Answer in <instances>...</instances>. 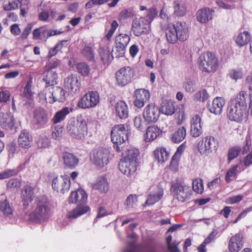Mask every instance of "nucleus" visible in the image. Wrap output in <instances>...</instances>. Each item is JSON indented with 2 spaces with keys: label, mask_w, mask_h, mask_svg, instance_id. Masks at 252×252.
Instances as JSON below:
<instances>
[{
  "label": "nucleus",
  "mask_w": 252,
  "mask_h": 252,
  "mask_svg": "<svg viewBox=\"0 0 252 252\" xmlns=\"http://www.w3.org/2000/svg\"><path fill=\"white\" fill-rule=\"evenodd\" d=\"M247 93L241 91L230 102L227 108V116L232 121L241 122L246 119L249 110L246 101Z\"/></svg>",
  "instance_id": "1"
},
{
  "label": "nucleus",
  "mask_w": 252,
  "mask_h": 252,
  "mask_svg": "<svg viewBox=\"0 0 252 252\" xmlns=\"http://www.w3.org/2000/svg\"><path fill=\"white\" fill-rule=\"evenodd\" d=\"M161 28L165 31L166 38L168 43L174 44L178 40L184 41L189 36V31L187 24L184 22H177L170 23L165 27L161 24Z\"/></svg>",
  "instance_id": "2"
},
{
  "label": "nucleus",
  "mask_w": 252,
  "mask_h": 252,
  "mask_svg": "<svg viewBox=\"0 0 252 252\" xmlns=\"http://www.w3.org/2000/svg\"><path fill=\"white\" fill-rule=\"evenodd\" d=\"M88 195L86 192L82 189H79L76 191H72L69 197V202L76 203L80 205L75 209L69 212L67 216L69 219H75L82 215L86 214L89 210V207L86 205H82L86 202Z\"/></svg>",
  "instance_id": "3"
},
{
  "label": "nucleus",
  "mask_w": 252,
  "mask_h": 252,
  "mask_svg": "<svg viewBox=\"0 0 252 252\" xmlns=\"http://www.w3.org/2000/svg\"><path fill=\"white\" fill-rule=\"evenodd\" d=\"M50 207L46 197L38 198L34 211L30 213L29 220L35 223H41L47 220L50 216Z\"/></svg>",
  "instance_id": "4"
},
{
  "label": "nucleus",
  "mask_w": 252,
  "mask_h": 252,
  "mask_svg": "<svg viewBox=\"0 0 252 252\" xmlns=\"http://www.w3.org/2000/svg\"><path fill=\"white\" fill-rule=\"evenodd\" d=\"M197 63L198 67L202 72L214 73L219 67V60L216 55L210 52L200 55Z\"/></svg>",
  "instance_id": "5"
},
{
  "label": "nucleus",
  "mask_w": 252,
  "mask_h": 252,
  "mask_svg": "<svg viewBox=\"0 0 252 252\" xmlns=\"http://www.w3.org/2000/svg\"><path fill=\"white\" fill-rule=\"evenodd\" d=\"M129 132L124 124L114 126L111 130V137L114 143V148L117 152H120V145L128 140Z\"/></svg>",
  "instance_id": "6"
},
{
  "label": "nucleus",
  "mask_w": 252,
  "mask_h": 252,
  "mask_svg": "<svg viewBox=\"0 0 252 252\" xmlns=\"http://www.w3.org/2000/svg\"><path fill=\"white\" fill-rule=\"evenodd\" d=\"M219 147V143L216 138L211 135L206 136L200 140L197 145L198 152L203 156H208Z\"/></svg>",
  "instance_id": "7"
},
{
  "label": "nucleus",
  "mask_w": 252,
  "mask_h": 252,
  "mask_svg": "<svg viewBox=\"0 0 252 252\" xmlns=\"http://www.w3.org/2000/svg\"><path fill=\"white\" fill-rule=\"evenodd\" d=\"M67 129L72 137L76 139H82L87 133L86 122L82 119L70 121Z\"/></svg>",
  "instance_id": "8"
},
{
  "label": "nucleus",
  "mask_w": 252,
  "mask_h": 252,
  "mask_svg": "<svg viewBox=\"0 0 252 252\" xmlns=\"http://www.w3.org/2000/svg\"><path fill=\"white\" fill-rule=\"evenodd\" d=\"M171 191L178 201L184 202L189 200L191 194L190 187L182 181H176L172 184Z\"/></svg>",
  "instance_id": "9"
},
{
  "label": "nucleus",
  "mask_w": 252,
  "mask_h": 252,
  "mask_svg": "<svg viewBox=\"0 0 252 252\" xmlns=\"http://www.w3.org/2000/svg\"><path fill=\"white\" fill-rule=\"evenodd\" d=\"M44 94L46 101L50 104L56 101L63 102L66 98L65 91L60 87H46Z\"/></svg>",
  "instance_id": "10"
},
{
  "label": "nucleus",
  "mask_w": 252,
  "mask_h": 252,
  "mask_svg": "<svg viewBox=\"0 0 252 252\" xmlns=\"http://www.w3.org/2000/svg\"><path fill=\"white\" fill-rule=\"evenodd\" d=\"M91 159L97 167L102 168L108 164L110 159V151L106 148H99L94 150Z\"/></svg>",
  "instance_id": "11"
},
{
  "label": "nucleus",
  "mask_w": 252,
  "mask_h": 252,
  "mask_svg": "<svg viewBox=\"0 0 252 252\" xmlns=\"http://www.w3.org/2000/svg\"><path fill=\"white\" fill-rule=\"evenodd\" d=\"M131 29L136 36L148 34L151 30L150 21L145 17L135 18L132 22Z\"/></svg>",
  "instance_id": "12"
},
{
  "label": "nucleus",
  "mask_w": 252,
  "mask_h": 252,
  "mask_svg": "<svg viewBox=\"0 0 252 252\" xmlns=\"http://www.w3.org/2000/svg\"><path fill=\"white\" fill-rule=\"evenodd\" d=\"M99 102V95L96 91H90L83 96L78 102V106L83 109L94 107Z\"/></svg>",
  "instance_id": "13"
},
{
  "label": "nucleus",
  "mask_w": 252,
  "mask_h": 252,
  "mask_svg": "<svg viewBox=\"0 0 252 252\" xmlns=\"http://www.w3.org/2000/svg\"><path fill=\"white\" fill-rule=\"evenodd\" d=\"M134 71L129 66L123 67L115 74L116 83L119 86H124L129 83L134 77Z\"/></svg>",
  "instance_id": "14"
},
{
  "label": "nucleus",
  "mask_w": 252,
  "mask_h": 252,
  "mask_svg": "<svg viewBox=\"0 0 252 252\" xmlns=\"http://www.w3.org/2000/svg\"><path fill=\"white\" fill-rule=\"evenodd\" d=\"M53 189L62 193H64L69 190L70 187V180L66 175L61 177H54L52 182Z\"/></svg>",
  "instance_id": "15"
},
{
  "label": "nucleus",
  "mask_w": 252,
  "mask_h": 252,
  "mask_svg": "<svg viewBox=\"0 0 252 252\" xmlns=\"http://www.w3.org/2000/svg\"><path fill=\"white\" fill-rule=\"evenodd\" d=\"M159 116V108L154 103L146 105L143 111L144 119L148 123H156L158 120Z\"/></svg>",
  "instance_id": "16"
},
{
  "label": "nucleus",
  "mask_w": 252,
  "mask_h": 252,
  "mask_svg": "<svg viewBox=\"0 0 252 252\" xmlns=\"http://www.w3.org/2000/svg\"><path fill=\"white\" fill-rule=\"evenodd\" d=\"M49 117L45 110L42 108L35 109L33 112V121L37 126L41 128L47 126Z\"/></svg>",
  "instance_id": "17"
},
{
  "label": "nucleus",
  "mask_w": 252,
  "mask_h": 252,
  "mask_svg": "<svg viewBox=\"0 0 252 252\" xmlns=\"http://www.w3.org/2000/svg\"><path fill=\"white\" fill-rule=\"evenodd\" d=\"M63 86L69 93L76 94L80 90V83L76 76L71 75L64 79Z\"/></svg>",
  "instance_id": "18"
},
{
  "label": "nucleus",
  "mask_w": 252,
  "mask_h": 252,
  "mask_svg": "<svg viewBox=\"0 0 252 252\" xmlns=\"http://www.w3.org/2000/svg\"><path fill=\"white\" fill-rule=\"evenodd\" d=\"M134 105L136 107L141 108L150 99V94L149 91L147 90L139 89L134 92Z\"/></svg>",
  "instance_id": "19"
},
{
  "label": "nucleus",
  "mask_w": 252,
  "mask_h": 252,
  "mask_svg": "<svg viewBox=\"0 0 252 252\" xmlns=\"http://www.w3.org/2000/svg\"><path fill=\"white\" fill-rule=\"evenodd\" d=\"M119 168L123 174L128 177H130L135 173L137 168V164L134 163L133 161L121 159L119 164Z\"/></svg>",
  "instance_id": "20"
},
{
  "label": "nucleus",
  "mask_w": 252,
  "mask_h": 252,
  "mask_svg": "<svg viewBox=\"0 0 252 252\" xmlns=\"http://www.w3.org/2000/svg\"><path fill=\"white\" fill-rule=\"evenodd\" d=\"M128 241L127 242V245L123 252H137V247L135 242L137 240V235L135 233H132L127 236ZM147 252H160L159 249L156 247H152L148 249Z\"/></svg>",
  "instance_id": "21"
},
{
  "label": "nucleus",
  "mask_w": 252,
  "mask_h": 252,
  "mask_svg": "<svg viewBox=\"0 0 252 252\" xmlns=\"http://www.w3.org/2000/svg\"><path fill=\"white\" fill-rule=\"evenodd\" d=\"M214 12V9L211 8L204 7L201 8L196 12V20L201 24L207 23L212 19Z\"/></svg>",
  "instance_id": "22"
},
{
  "label": "nucleus",
  "mask_w": 252,
  "mask_h": 252,
  "mask_svg": "<svg viewBox=\"0 0 252 252\" xmlns=\"http://www.w3.org/2000/svg\"><path fill=\"white\" fill-rule=\"evenodd\" d=\"M202 133V120L200 117L196 115L190 121V135L194 138L200 136Z\"/></svg>",
  "instance_id": "23"
},
{
  "label": "nucleus",
  "mask_w": 252,
  "mask_h": 252,
  "mask_svg": "<svg viewBox=\"0 0 252 252\" xmlns=\"http://www.w3.org/2000/svg\"><path fill=\"white\" fill-rule=\"evenodd\" d=\"M243 246V235L237 233L232 236L229 241L228 249L230 252H238Z\"/></svg>",
  "instance_id": "24"
},
{
  "label": "nucleus",
  "mask_w": 252,
  "mask_h": 252,
  "mask_svg": "<svg viewBox=\"0 0 252 252\" xmlns=\"http://www.w3.org/2000/svg\"><path fill=\"white\" fill-rule=\"evenodd\" d=\"M225 104V100L222 97H216L213 99L211 104L209 105L208 109L211 113L215 115H220Z\"/></svg>",
  "instance_id": "25"
},
{
  "label": "nucleus",
  "mask_w": 252,
  "mask_h": 252,
  "mask_svg": "<svg viewBox=\"0 0 252 252\" xmlns=\"http://www.w3.org/2000/svg\"><path fill=\"white\" fill-rule=\"evenodd\" d=\"M62 159L64 166L70 169L76 168L79 163V158L74 154L69 152H63Z\"/></svg>",
  "instance_id": "26"
},
{
  "label": "nucleus",
  "mask_w": 252,
  "mask_h": 252,
  "mask_svg": "<svg viewBox=\"0 0 252 252\" xmlns=\"http://www.w3.org/2000/svg\"><path fill=\"white\" fill-rule=\"evenodd\" d=\"M18 142L21 147L24 149H28L32 145V136L29 131L26 130H23L19 136Z\"/></svg>",
  "instance_id": "27"
},
{
  "label": "nucleus",
  "mask_w": 252,
  "mask_h": 252,
  "mask_svg": "<svg viewBox=\"0 0 252 252\" xmlns=\"http://www.w3.org/2000/svg\"><path fill=\"white\" fill-rule=\"evenodd\" d=\"M93 189L101 193L107 192L109 190V183L106 178L103 176L98 177L93 184Z\"/></svg>",
  "instance_id": "28"
},
{
  "label": "nucleus",
  "mask_w": 252,
  "mask_h": 252,
  "mask_svg": "<svg viewBox=\"0 0 252 252\" xmlns=\"http://www.w3.org/2000/svg\"><path fill=\"white\" fill-rule=\"evenodd\" d=\"M0 125L5 129H11L15 125L14 118L10 113H0Z\"/></svg>",
  "instance_id": "29"
},
{
  "label": "nucleus",
  "mask_w": 252,
  "mask_h": 252,
  "mask_svg": "<svg viewBox=\"0 0 252 252\" xmlns=\"http://www.w3.org/2000/svg\"><path fill=\"white\" fill-rule=\"evenodd\" d=\"M115 113L121 119L127 118L128 116V109L126 103L123 101L117 102L115 105Z\"/></svg>",
  "instance_id": "30"
},
{
  "label": "nucleus",
  "mask_w": 252,
  "mask_h": 252,
  "mask_svg": "<svg viewBox=\"0 0 252 252\" xmlns=\"http://www.w3.org/2000/svg\"><path fill=\"white\" fill-rule=\"evenodd\" d=\"M163 189L157 187L154 189L148 195L146 202L147 205H153L158 201L163 196Z\"/></svg>",
  "instance_id": "31"
},
{
  "label": "nucleus",
  "mask_w": 252,
  "mask_h": 252,
  "mask_svg": "<svg viewBox=\"0 0 252 252\" xmlns=\"http://www.w3.org/2000/svg\"><path fill=\"white\" fill-rule=\"evenodd\" d=\"M161 131L156 126H149L146 129L144 139L146 142H151L156 139L161 134Z\"/></svg>",
  "instance_id": "32"
},
{
  "label": "nucleus",
  "mask_w": 252,
  "mask_h": 252,
  "mask_svg": "<svg viewBox=\"0 0 252 252\" xmlns=\"http://www.w3.org/2000/svg\"><path fill=\"white\" fill-rule=\"evenodd\" d=\"M251 39L250 33L247 31L240 32L235 37V42L239 47L247 45Z\"/></svg>",
  "instance_id": "33"
},
{
  "label": "nucleus",
  "mask_w": 252,
  "mask_h": 252,
  "mask_svg": "<svg viewBox=\"0 0 252 252\" xmlns=\"http://www.w3.org/2000/svg\"><path fill=\"white\" fill-rule=\"evenodd\" d=\"M112 49L108 46L101 47L99 50V55L104 64H109L113 59Z\"/></svg>",
  "instance_id": "34"
},
{
  "label": "nucleus",
  "mask_w": 252,
  "mask_h": 252,
  "mask_svg": "<svg viewBox=\"0 0 252 252\" xmlns=\"http://www.w3.org/2000/svg\"><path fill=\"white\" fill-rule=\"evenodd\" d=\"M160 113L166 115L171 116L175 111V108L174 103L171 100H165L163 101L159 108Z\"/></svg>",
  "instance_id": "35"
},
{
  "label": "nucleus",
  "mask_w": 252,
  "mask_h": 252,
  "mask_svg": "<svg viewBox=\"0 0 252 252\" xmlns=\"http://www.w3.org/2000/svg\"><path fill=\"white\" fill-rule=\"evenodd\" d=\"M72 109L71 107H65L57 112L54 115L52 121L55 124H58L63 121L66 116L72 112Z\"/></svg>",
  "instance_id": "36"
},
{
  "label": "nucleus",
  "mask_w": 252,
  "mask_h": 252,
  "mask_svg": "<svg viewBox=\"0 0 252 252\" xmlns=\"http://www.w3.org/2000/svg\"><path fill=\"white\" fill-rule=\"evenodd\" d=\"M155 158L158 162L163 163L168 160L169 157V153L166 151V149L162 147L157 148L155 150Z\"/></svg>",
  "instance_id": "37"
},
{
  "label": "nucleus",
  "mask_w": 252,
  "mask_h": 252,
  "mask_svg": "<svg viewBox=\"0 0 252 252\" xmlns=\"http://www.w3.org/2000/svg\"><path fill=\"white\" fill-rule=\"evenodd\" d=\"M139 155V152L138 149L131 148L123 153V158L122 159L133 161L134 163H136L137 158Z\"/></svg>",
  "instance_id": "38"
},
{
  "label": "nucleus",
  "mask_w": 252,
  "mask_h": 252,
  "mask_svg": "<svg viewBox=\"0 0 252 252\" xmlns=\"http://www.w3.org/2000/svg\"><path fill=\"white\" fill-rule=\"evenodd\" d=\"M33 194V189L32 186H27L25 187L22 191V198L24 205L28 206L29 203L32 200Z\"/></svg>",
  "instance_id": "39"
},
{
  "label": "nucleus",
  "mask_w": 252,
  "mask_h": 252,
  "mask_svg": "<svg viewBox=\"0 0 252 252\" xmlns=\"http://www.w3.org/2000/svg\"><path fill=\"white\" fill-rule=\"evenodd\" d=\"M186 129L182 126L179 128L174 133L171 135L170 138L174 143H178L183 141L186 136Z\"/></svg>",
  "instance_id": "40"
},
{
  "label": "nucleus",
  "mask_w": 252,
  "mask_h": 252,
  "mask_svg": "<svg viewBox=\"0 0 252 252\" xmlns=\"http://www.w3.org/2000/svg\"><path fill=\"white\" fill-rule=\"evenodd\" d=\"M174 14L178 17L184 16L186 13L185 4L181 0H175L173 2Z\"/></svg>",
  "instance_id": "41"
},
{
  "label": "nucleus",
  "mask_w": 252,
  "mask_h": 252,
  "mask_svg": "<svg viewBox=\"0 0 252 252\" xmlns=\"http://www.w3.org/2000/svg\"><path fill=\"white\" fill-rule=\"evenodd\" d=\"M46 84L48 85V88L54 86L57 83L58 75L56 72L51 70H48L45 78L43 79Z\"/></svg>",
  "instance_id": "42"
},
{
  "label": "nucleus",
  "mask_w": 252,
  "mask_h": 252,
  "mask_svg": "<svg viewBox=\"0 0 252 252\" xmlns=\"http://www.w3.org/2000/svg\"><path fill=\"white\" fill-rule=\"evenodd\" d=\"M0 211L5 216H10L12 215V208L7 199L0 200Z\"/></svg>",
  "instance_id": "43"
},
{
  "label": "nucleus",
  "mask_w": 252,
  "mask_h": 252,
  "mask_svg": "<svg viewBox=\"0 0 252 252\" xmlns=\"http://www.w3.org/2000/svg\"><path fill=\"white\" fill-rule=\"evenodd\" d=\"M236 2L235 0H218L217 1V4L220 8L233 9L236 7Z\"/></svg>",
  "instance_id": "44"
},
{
  "label": "nucleus",
  "mask_w": 252,
  "mask_h": 252,
  "mask_svg": "<svg viewBox=\"0 0 252 252\" xmlns=\"http://www.w3.org/2000/svg\"><path fill=\"white\" fill-rule=\"evenodd\" d=\"M82 55L89 61L94 60L95 54L92 47L86 45L82 50Z\"/></svg>",
  "instance_id": "45"
},
{
  "label": "nucleus",
  "mask_w": 252,
  "mask_h": 252,
  "mask_svg": "<svg viewBox=\"0 0 252 252\" xmlns=\"http://www.w3.org/2000/svg\"><path fill=\"white\" fill-rule=\"evenodd\" d=\"M76 68L78 72L84 77L88 76L91 70L89 65L83 62L78 63Z\"/></svg>",
  "instance_id": "46"
},
{
  "label": "nucleus",
  "mask_w": 252,
  "mask_h": 252,
  "mask_svg": "<svg viewBox=\"0 0 252 252\" xmlns=\"http://www.w3.org/2000/svg\"><path fill=\"white\" fill-rule=\"evenodd\" d=\"M130 41V37L126 34H119L116 37V45L126 47Z\"/></svg>",
  "instance_id": "47"
},
{
  "label": "nucleus",
  "mask_w": 252,
  "mask_h": 252,
  "mask_svg": "<svg viewBox=\"0 0 252 252\" xmlns=\"http://www.w3.org/2000/svg\"><path fill=\"white\" fill-rule=\"evenodd\" d=\"M243 75V70L241 68H233L229 72V77L235 81L242 79Z\"/></svg>",
  "instance_id": "48"
},
{
  "label": "nucleus",
  "mask_w": 252,
  "mask_h": 252,
  "mask_svg": "<svg viewBox=\"0 0 252 252\" xmlns=\"http://www.w3.org/2000/svg\"><path fill=\"white\" fill-rule=\"evenodd\" d=\"M192 189L197 193L201 194L203 192V181L200 179H195L192 181Z\"/></svg>",
  "instance_id": "49"
},
{
  "label": "nucleus",
  "mask_w": 252,
  "mask_h": 252,
  "mask_svg": "<svg viewBox=\"0 0 252 252\" xmlns=\"http://www.w3.org/2000/svg\"><path fill=\"white\" fill-rule=\"evenodd\" d=\"M33 92L32 91V82L29 81L27 82L24 90V96L27 100L30 101L33 99Z\"/></svg>",
  "instance_id": "50"
},
{
  "label": "nucleus",
  "mask_w": 252,
  "mask_h": 252,
  "mask_svg": "<svg viewBox=\"0 0 252 252\" xmlns=\"http://www.w3.org/2000/svg\"><path fill=\"white\" fill-rule=\"evenodd\" d=\"M183 88L187 93H193L196 89L195 81L193 80H187L184 82Z\"/></svg>",
  "instance_id": "51"
},
{
  "label": "nucleus",
  "mask_w": 252,
  "mask_h": 252,
  "mask_svg": "<svg viewBox=\"0 0 252 252\" xmlns=\"http://www.w3.org/2000/svg\"><path fill=\"white\" fill-rule=\"evenodd\" d=\"M241 148L240 146H234L229 150L228 153V160L230 162L232 160L236 158L240 153Z\"/></svg>",
  "instance_id": "52"
},
{
  "label": "nucleus",
  "mask_w": 252,
  "mask_h": 252,
  "mask_svg": "<svg viewBox=\"0 0 252 252\" xmlns=\"http://www.w3.org/2000/svg\"><path fill=\"white\" fill-rule=\"evenodd\" d=\"M172 237L171 235H169L166 238V244L168 249L170 252H179V249L178 248V245L179 243L176 241L172 242Z\"/></svg>",
  "instance_id": "53"
},
{
  "label": "nucleus",
  "mask_w": 252,
  "mask_h": 252,
  "mask_svg": "<svg viewBox=\"0 0 252 252\" xmlns=\"http://www.w3.org/2000/svg\"><path fill=\"white\" fill-rule=\"evenodd\" d=\"M194 97L197 100L204 102L208 99L209 95L206 89H202L196 92L194 95Z\"/></svg>",
  "instance_id": "54"
},
{
  "label": "nucleus",
  "mask_w": 252,
  "mask_h": 252,
  "mask_svg": "<svg viewBox=\"0 0 252 252\" xmlns=\"http://www.w3.org/2000/svg\"><path fill=\"white\" fill-rule=\"evenodd\" d=\"M238 167V165H236L228 170L225 176V180L227 183L232 181L236 177Z\"/></svg>",
  "instance_id": "55"
},
{
  "label": "nucleus",
  "mask_w": 252,
  "mask_h": 252,
  "mask_svg": "<svg viewBox=\"0 0 252 252\" xmlns=\"http://www.w3.org/2000/svg\"><path fill=\"white\" fill-rule=\"evenodd\" d=\"M46 30L44 29L43 27H40L34 29L32 32L33 39H44L46 40L45 37H46V33H43Z\"/></svg>",
  "instance_id": "56"
},
{
  "label": "nucleus",
  "mask_w": 252,
  "mask_h": 252,
  "mask_svg": "<svg viewBox=\"0 0 252 252\" xmlns=\"http://www.w3.org/2000/svg\"><path fill=\"white\" fill-rule=\"evenodd\" d=\"M146 123L140 115L136 116L133 120V123L135 127L139 130H143L146 126Z\"/></svg>",
  "instance_id": "57"
},
{
  "label": "nucleus",
  "mask_w": 252,
  "mask_h": 252,
  "mask_svg": "<svg viewBox=\"0 0 252 252\" xmlns=\"http://www.w3.org/2000/svg\"><path fill=\"white\" fill-rule=\"evenodd\" d=\"M50 139L47 137H41L37 141V145L39 148H46L50 146Z\"/></svg>",
  "instance_id": "58"
},
{
  "label": "nucleus",
  "mask_w": 252,
  "mask_h": 252,
  "mask_svg": "<svg viewBox=\"0 0 252 252\" xmlns=\"http://www.w3.org/2000/svg\"><path fill=\"white\" fill-rule=\"evenodd\" d=\"M7 186L8 189L11 190H17L21 187V182L17 179H12L8 181Z\"/></svg>",
  "instance_id": "59"
},
{
  "label": "nucleus",
  "mask_w": 252,
  "mask_h": 252,
  "mask_svg": "<svg viewBox=\"0 0 252 252\" xmlns=\"http://www.w3.org/2000/svg\"><path fill=\"white\" fill-rule=\"evenodd\" d=\"M118 26V24L117 22L114 20L111 24L110 28L106 30L107 31V33H106V37L108 40L111 39Z\"/></svg>",
  "instance_id": "60"
},
{
  "label": "nucleus",
  "mask_w": 252,
  "mask_h": 252,
  "mask_svg": "<svg viewBox=\"0 0 252 252\" xmlns=\"http://www.w3.org/2000/svg\"><path fill=\"white\" fill-rule=\"evenodd\" d=\"M19 4L18 0H14L9 1L7 4L3 6V8L5 11H10L15 10L18 8Z\"/></svg>",
  "instance_id": "61"
},
{
  "label": "nucleus",
  "mask_w": 252,
  "mask_h": 252,
  "mask_svg": "<svg viewBox=\"0 0 252 252\" xmlns=\"http://www.w3.org/2000/svg\"><path fill=\"white\" fill-rule=\"evenodd\" d=\"M63 127L59 125L56 126L52 132V138L55 140H59L61 137Z\"/></svg>",
  "instance_id": "62"
},
{
  "label": "nucleus",
  "mask_w": 252,
  "mask_h": 252,
  "mask_svg": "<svg viewBox=\"0 0 252 252\" xmlns=\"http://www.w3.org/2000/svg\"><path fill=\"white\" fill-rule=\"evenodd\" d=\"M17 174L15 169H7L0 173V180L5 179Z\"/></svg>",
  "instance_id": "63"
},
{
  "label": "nucleus",
  "mask_w": 252,
  "mask_h": 252,
  "mask_svg": "<svg viewBox=\"0 0 252 252\" xmlns=\"http://www.w3.org/2000/svg\"><path fill=\"white\" fill-rule=\"evenodd\" d=\"M134 13L132 9L129 8L122 11L120 13L121 19H126L133 17Z\"/></svg>",
  "instance_id": "64"
}]
</instances>
